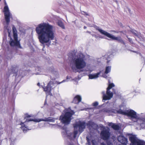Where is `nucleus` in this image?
Instances as JSON below:
<instances>
[{
    "instance_id": "nucleus-1",
    "label": "nucleus",
    "mask_w": 145,
    "mask_h": 145,
    "mask_svg": "<svg viewBox=\"0 0 145 145\" xmlns=\"http://www.w3.org/2000/svg\"><path fill=\"white\" fill-rule=\"evenodd\" d=\"M54 29V26L48 23H42L38 25L35 31L41 44L43 45L50 44L51 40L54 39L55 33Z\"/></svg>"
},
{
    "instance_id": "nucleus-2",
    "label": "nucleus",
    "mask_w": 145,
    "mask_h": 145,
    "mask_svg": "<svg viewBox=\"0 0 145 145\" xmlns=\"http://www.w3.org/2000/svg\"><path fill=\"white\" fill-rule=\"evenodd\" d=\"M87 62L85 56L83 54L79 53L73 57L71 63V66L74 71L81 69L86 67Z\"/></svg>"
},
{
    "instance_id": "nucleus-3",
    "label": "nucleus",
    "mask_w": 145,
    "mask_h": 145,
    "mask_svg": "<svg viewBox=\"0 0 145 145\" xmlns=\"http://www.w3.org/2000/svg\"><path fill=\"white\" fill-rule=\"evenodd\" d=\"M74 131L73 133H71L70 131H67L65 133L62 132V134L67 135L70 138L72 139L75 138L77 134V130L78 129L79 131L82 132L83 129L85 128V123L84 122L79 121L74 125Z\"/></svg>"
},
{
    "instance_id": "nucleus-4",
    "label": "nucleus",
    "mask_w": 145,
    "mask_h": 145,
    "mask_svg": "<svg viewBox=\"0 0 145 145\" xmlns=\"http://www.w3.org/2000/svg\"><path fill=\"white\" fill-rule=\"evenodd\" d=\"M112 112L115 113H118L130 117L131 119L134 122L137 121L138 119L136 113L132 110H129L125 111H123L121 110H114Z\"/></svg>"
},
{
    "instance_id": "nucleus-5",
    "label": "nucleus",
    "mask_w": 145,
    "mask_h": 145,
    "mask_svg": "<svg viewBox=\"0 0 145 145\" xmlns=\"http://www.w3.org/2000/svg\"><path fill=\"white\" fill-rule=\"evenodd\" d=\"M31 116L29 115L28 114H27L26 115V117L25 118V121L24 123H22V122L20 124L21 125H22L21 128L24 131V132H25V131H26L27 130H29V129L27 128V127H26L24 125V123L26 124L27 122L29 121H33L35 122H39L41 121H49L50 122H54V120L53 119H51L48 120H43L42 119H31V118H30Z\"/></svg>"
},
{
    "instance_id": "nucleus-6",
    "label": "nucleus",
    "mask_w": 145,
    "mask_h": 145,
    "mask_svg": "<svg viewBox=\"0 0 145 145\" xmlns=\"http://www.w3.org/2000/svg\"><path fill=\"white\" fill-rule=\"evenodd\" d=\"M65 114H62L60 117V120L61 122L66 124H69L71 120V116L74 114V112L71 110L69 108L67 111L65 110Z\"/></svg>"
},
{
    "instance_id": "nucleus-7",
    "label": "nucleus",
    "mask_w": 145,
    "mask_h": 145,
    "mask_svg": "<svg viewBox=\"0 0 145 145\" xmlns=\"http://www.w3.org/2000/svg\"><path fill=\"white\" fill-rule=\"evenodd\" d=\"M96 29L102 34L104 35L112 40H116L120 42H122L123 40L120 37H116L113 35L100 28L99 27H96Z\"/></svg>"
},
{
    "instance_id": "nucleus-8",
    "label": "nucleus",
    "mask_w": 145,
    "mask_h": 145,
    "mask_svg": "<svg viewBox=\"0 0 145 145\" xmlns=\"http://www.w3.org/2000/svg\"><path fill=\"white\" fill-rule=\"evenodd\" d=\"M129 138L131 142L130 145H145V142L138 139L135 135L129 134Z\"/></svg>"
},
{
    "instance_id": "nucleus-9",
    "label": "nucleus",
    "mask_w": 145,
    "mask_h": 145,
    "mask_svg": "<svg viewBox=\"0 0 145 145\" xmlns=\"http://www.w3.org/2000/svg\"><path fill=\"white\" fill-rule=\"evenodd\" d=\"M109 84L108 87L107 88L106 94H105L104 92H103V100H106L110 99L113 96V93L110 91V89L114 86V85L113 83H110L109 81H108Z\"/></svg>"
},
{
    "instance_id": "nucleus-10",
    "label": "nucleus",
    "mask_w": 145,
    "mask_h": 145,
    "mask_svg": "<svg viewBox=\"0 0 145 145\" xmlns=\"http://www.w3.org/2000/svg\"><path fill=\"white\" fill-rule=\"evenodd\" d=\"M12 30L14 40H13L12 39H10V41L9 42L10 44L12 46H18L19 45V42L17 40L18 37L17 31L16 28L14 27H13Z\"/></svg>"
},
{
    "instance_id": "nucleus-11",
    "label": "nucleus",
    "mask_w": 145,
    "mask_h": 145,
    "mask_svg": "<svg viewBox=\"0 0 145 145\" xmlns=\"http://www.w3.org/2000/svg\"><path fill=\"white\" fill-rule=\"evenodd\" d=\"M110 129L107 127H103V130L101 133V137L104 140H106L109 138L110 135Z\"/></svg>"
},
{
    "instance_id": "nucleus-12",
    "label": "nucleus",
    "mask_w": 145,
    "mask_h": 145,
    "mask_svg": "<svg viewBox=\"0 0 145 145\" xmlns=\"http://www.w3.org/2000/svg\"><path fill=\"white\" fill-rule=\"evenodd\" d=\"M5 4L6 5L4 7L5 18L7 22L8 23L10 22V18L11 17V15L6 3H5Z\"/></svg>"
},
{
    "instance_id": "nucleus-13",
    "label": "nucleus",
    "mask_w": 145,
    "mask_h": 145,
    "mask_svg": "<svg viewBox=\"0 0 145 145\" xmlns=\"http://www.w3.org/2000/svg\"><path fill=\"white\" fill-rule=\"evenodd\" d=\"M53 82L52 81H50L46 87L44 88V90L46 92L47 95H51V91L52 89V88L53 86Z\"/></svg>"
},
{
    "instance_id": "nucleus-14",
    "label": "nucleus",
    "mask_w": 145,
    "mask_h": 145,
    "mask_svg": "<svg viewBox=\"0 0 145 145\" xmlns=\"http://www.w3.org/2000/svg\"><path fill=\"white\" fill-rule=\"evenodd\" d=\"M118 141L123 144H126L127 142V138L122 136H120L118 138Z\"/></svg>"
},
{
    "instance_id": "nucleus-15",
    "label": "nucleus",
    "mask_w": 145,
    "mask_h": 145,
    "mask_svg": "<svg viewBox=\"0 0 145 145\" xmlns=\"http://www.w3.org/2000/svg\"><path fill=\"white\" fill-rule=\"evenodd\" d=\"M81 97L79 95L76 96L74 98L73 101V103L75 104H78L81 101Z\"/></svg>"
},
{
    "instance_id": "nucleus-16",
    "label": "nucleus",
    "mask_w": 145,
    "mask_h": 145,
    "mask_svg": "<svg viewBox=\"0 0 145 145\" xmlns=\"http://www.w3.org/2000/svg\"><path fill=\"white\" fill-rule=\"evenodd\" d=\"M100 73V72H99L97 73L90 74L89 75V78L90 79L96 78L99 77Z\"/></svg>"
},
{
    "instance_id": "nucleus-17",
    "label": "nucleus",
    "mask_w": 145,
    "mask_h": 145,
    "mask_svg": "<svg viewBox=\"0 0 145 145\" xmlns=\"http://www.w3.org/2000/svg\"><path fill=\"white\" fill-rule=\"evenodd\" d=\"M108 125L109 126H111L112 128L115 130H118L120 128V127L118 125L111 123H109Z\"/></svg>"
},
{
    "instance_id": "nucleus-18",
    "label": "nucleus",
    "mask_w": 145,
    "mask_h": 145,
    "mask_svg": "<svg viewBox=\"0 0 145 145\" xmlns=\"http://www.w3.org/2000/svg\"><path fill=\"white\" fill-rule=\"evenodd\" d=\"M58 25L63 29H65V26L63 23L61 21H58L57 22Z\"/></svg>"
},
{
    "instance_id": "nucleus-19",
    "label": "nucleus",
    "mask_w": 145,
    "mask_h": 145,
    "mask_svg": "<svg viewBox=\"0 0 145 145\" xmlns=\"http://www.w3.org/2000/svg\"><path fill=\"white\" fill-rule=\"evenodd\" d=\"M111 69V66H108L106 67L105 72V74H107L110 71Z\"/></svg>"
},
{
    "instance_id": "nucleus-20",
    "label": "nucleus",
    "mask_w": 145,
    "mask_h": 145,
    "mask_svg": "<svg viewBox=\"0 0 145 145\" xmlns=\"http://www.w3.org/2000/svg\"><path fill=\"white\" fill-rule=\"evenodd\" d=\"M87 140L88 142V144H86V145H90V142L88 136L87 137Z\"/></svg>"
},
{
    "instance_id": "nucleus-21",
    "label": "nucleus",
    "mask_w": 145,
    "mask_h": 145,
    "mask_svg": "<svg viewBox=\"0 0 145 145\" xmlns=\"http://www.w3.org/2000/svg\"><path fill=\"white\" fill-rule=\"evenodd\" d=\"M132 33L134 34H135V35L136 36H137V32L135 31V30H133L132 31Z\"/></svg>"
},
{
    "instance_id": "nucleus-22",
    "label": "nucleus",
    "mask_w": 145,
    "mask_h": 145,
    "mask_svg": "<svg viewBox=\"0 0 145 145\" xmlns=\"http://www.w3.org/2000/svg\"><path fill=\"white\" fill-rule=\"evenodd\" d=\"M93 105L94 106H96L98 105V103L97 102H95L93 104Z\"/></svg>"
},
{
    "instance_id": "nucleus-23",
    "label": "nucleus",
    "mask_w": 145,
    "mask_h": 145,
    "mask_svg": "<svg viewBox=\"0 0 145 145\" xmlns=\"http://www.w3.org/2000/svg\"><path fill=\"white\" fill-rule=\"evenodd\" d=\"M111 32H115L116 33H118V32H117L116 31H114V30H112L111 31Z\"/></svg>"
},
{
    "instance_id": "nucleus-24",
    "label": "nucleus",
    "mask_w": 145,
    "mask_h": 145,
    "mask_svg": "<svg viewBox=\"0 0 145 145\" xmlns=\"http://www.w3.org/2000/svg\"><path fill=\"white\" fill-rule=\"evenodd\" d=\"M65 81H66V80H63L61 82H60L59 83H58V84H60L61 83H62V82H65Z\"/></svg>"
},
{
    "instance_id": "nucleus-25",
    "label": "nucleus",
    "mask_w": 145,
    "mask_h": 145,
    "mask_svg": "<svg viewBox=\"0 0 145 145\" xmlns=\"http://www.w3.org/2000/svg\"><path fill=\"white\" fill-rule=\"evenodd\" d=\"M102 76L105 78H106L107 77L106 76V75H103Z\"/></svg>"
},
{
    "instance_id": "nucleus-26",
    "label": "nucleus",
    "mask_w": 145,
    "mask_h": 145,
    "mask_svg": "<svg viewBox=\"0 0 145 145\" xmlns=\"http://www.w3.org/2000/svg\"><path fill=\"white\" fill-rule=\"evenodd\" d=\"M71 78V77H69V76H67V80L68 79H70V78Z\"/></svg>"
},
{
    "instance_id": "nucleus-27",
    "label": "nucleus",
    "mask_w": 145,
    "mask_h": 145,
    "mask_svg": "<svg viewBox=\"0 0 145 145\" xmlns=\"http://www.w3.org/2000/svg\"><path fill=\"white\" fill-rule=\"evenodd\" d=\"M39 84H40V83H38L37 84V85H38V86H39Z\"/></svg>"
},
{
    "instance_id": "nucleus-28",
    "label": "nucleus",
    "mask_w": 145,
    "mask_h": 145,
    "mask_svg": "<svg viewBox=\"0 0 145 145\" xmlns=\"http://www.w3.org/2000/svg\"><path fill=\"white\" fill-rule=\"evenodd\" d=\"M84 29H86V26H84Z\"/></svg>"
},
{
    "instance_id": "nucleus-29",
    "label": "nucleus",
    "mask_w": 145,
    "mask_h": 145,
    "mask_svg": "<svg viewBox=\"0 0 145 145\" xmlns=\"http://www.w3.org/2000/svg\"><path fill=\"white\" fill-rule=\"evenodd\" d=\"M145 122H144L143 123H142V124H144Z\"/></svg>"
},
{
    "instance_id": "nucleus-30",
    "label": "nucleus",
    "mask_w": 145,
    "mask_h": 145,
    "mask_svg": "<svg viewBox=\"0 0 145 145\" xmlns=\"http://www.w3.org/2000/svg\"><path fill=\"white\" fill-rule=\"evenodd\" d=\"M86 15H88V14H87L86 13Z\"/></svg>"
},
{
    "instance_id": "nucleus-31",
    "label": "nucleus",
    "mask_w": 145,
    "mask_h": 145,
    "mask_svg": "<svg viewBox=\"0 0 145 145\" xmlns=\"http://www.w3.org/2000/svg\"><path fill=\"white\" fill-rule=\"evenodd\" d=\"M116 3H118V1H116Z\"/></svg>"
},
{
    "instance_id": "nucleus-32",
    "label": "nucleus",
    "mask_w": 145,
    "mask_h": 145,
    "mask_svg": "<svg viewBox=\"0 0 145 145\" xmlns=\"http://www.w3.org/2000/svg\"><path fill=\"white\" fill-rule=\"evenodd\" d=\"M10 33H9V35H8L9 36H10Z\"/></svg>"
},
{
    "instance_id": "nucleus-33",
    "label": "nucleus",
    "mask_w": 145,
    "mask_h": 145,
    "mask_svg": "<svg viewBox=\"0 0 145 145\" xmlns=\"http://www.w3.org/2000/svg\"><path fill=\"white\" fill-rule=\"evenodd\" d=\"M105 111L106 112H108V111Z\"/></svg>"
},
{
    "instance_id": "nucleus-34",
    "label": "nucleus",
    "mask_w": 145,
    "mask_h": 145,
    "mask_svg": "<svg viewBox=\"0 0 145 145\" xmlns=\"http://www.w3.org/2000/svg\"><path fill=\"white\" fill-rule=\"evenodd\" d=\"M48 45V46H49V45Z\"/></svg>"
},
{
    "instance_id": "nucleus-35",
    "label": "nucleus",
    "mask_w": 145,
    "mask_h": 145,
    "mask_svg": "<svg viewBox=\"0 0 145 145\" xmlns=\"http://www.w3.org/2000/svg\"><path fill=\"white\" fill-rule=\"evenodd\" d=\"M144 124H145V123H144Z\"/></svg>"
},
{
    "instance_id": "nucleus-36",
    "label": "nucleus",
    "mask_w": 145,
    "mask_h": 145,
    "mask_svg": "<svg viewBox=\"0 0 145 145\" xmlns=\"http://www.w3.org/2000/svg\"><path fill=\"white\" fill-rule=\"evenodd\" d=\"M1 1V0H0V1Z\"/></svg>"
}]
</instances>
